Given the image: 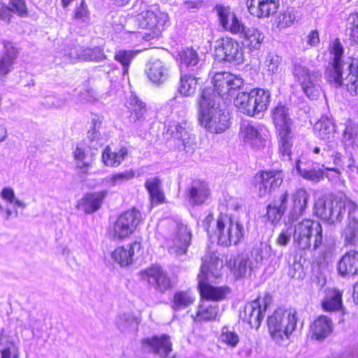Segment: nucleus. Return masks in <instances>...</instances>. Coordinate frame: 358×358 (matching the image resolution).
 Returning a JSON list of instances; mask_svg holds the SVG:
<instances>
[{"mask_svg": "<svg viewBox=\"0 0 358 358\" xmlns=\"http://www.w3.org/2000/svg\"><path fill=\"white\" fill-rule=\"evenodd\" d=\"M292 73L305 94L309 99H316L320 94V72L310 69L301 62H296L294 64Z\"/></svg>", "mask_w": 358, "mask_h": 358, "instance_id": "nucleus-9", "label": "nucleus"}, {"mask_svg": "<svg viewBox=\"0 0 358 358\" xmlns=\"http://www.w3.org/2000/svg\"><path fill=\"white\" fill-rule=\"evenodd\" d=\"M273 121L278 131L291 132L292 120L288 113V108L283 105H278L273 111Z\"/></svg>", "mask_w": 358, "mask_h": 358, "instance_id": "nucleus-29", "label": "nucleus"}, {"mask_svg": "<svg viewBox=\"0 0 358 358\" xmlns=\"http://www.w3.org/2000/svg\"><path fill=\"white\" fill-rule=\"evenodd\" d=\"M140 323V320L134 317L130 316H125V318L124 319V322L122 321V319L120 322H117L118 327L123 329H131L133 331H135L137 329L138 325Z\"/></svg>", "mask_w": 358, "mask_h": 358, "instance_id": "nucleus-61", "label": "nucleus"}, {"mask_svg": "<svg viewBox=\"0 0 358 358\" xmlns=\"http://www.w3.org/2000/svg\"><path fill=\"white\" fill-rule=\"evenodd\" d=\"M106 57L100 48H87L83 50L82 61H101Z\"/></svg>", "mask_w": 358, "mask_h": 358, "instance_id": "nucleus-55", "label": "nucleus"}, {"mask_svg": "<svg viewBox=\"0 0 358 358\" xmlns=\"http://www.w3.org/2000/svg\"><path fill=\"white\" fill-rule=\"evenodd\" d=\"M189 127L185 120L180 122L170 120L166 126V133L169 134L175 144L186 152H192L195 145V138L189 132Z\"/></svg>", "mask_w": 358, "mask_h": 358, "instance_id": "nucleus-11", "label": "nucleus"}, {"mask_svg": "<svg viewBox=\"0 0 358 358\" xmlns=\"http://www.w3.org/2000/svg\"><path fill=\"white\" fill-rule=\"evenodd\" d=\"M301 169V176L303 178L313 181L318 182L323 177V172L320 169H316L315 167H313L308 171H306L305 169L300 168Z\"/></svg>", "mask_w": 358, "mask_h": 358, "instance_id": "nucleus-58", "label": "nucleus"}, {"mask_svg": "<svg viewBox=\"0 0 358 358\" xmlns=\"http://www.w3.org/2000/svg\"><path fill=\"white\" fill-rule=\"evenodd\" d=\"M330 53L332 64L325 71L327 82L336 87L343 86L352 95L358 94V59H352L349 64L343 63V48L338 40L333 43Z\"/></svg>", "mask_w": 358, "mask_h": 358, "instance_id": "nucleus-1", "label": "nucleus"}, {"mask_svg": "<svg viewBox=\"0 0 358 358\" xmlns=\"http://www.w3.org/2000/svg\"><path fill=\"white\" fill-rule=\"evenodd\" d=\"M343 139L345 147H358V127L350 120L345 123Z\"/></svg>", "mask_w": 358, "mask_h": 358, "instance_id": "nucleus-43", "label": "nucleus"}, {"mask_svg": "<svg viewBox=\"0 0 358 358\" xmlns=\"http://www.w3.org/2000/svg\"><path fill=\"white\" fill-rule=\"evenodd\" d=\"M342 236L345 245H358V220L348 221Z\"/></svg>", "mask_w": 358, "mask_h": 358, "instance_id": "nucleus-45", "label": "nucleus"}, {"mask_svg": "<svg viewBox=\"0 0 358 358\" xmlns=\"http://www.w3.org/2000/svg\"><path fill=\"white\" fill-rule=\"evenodd\" d=\"M136 17L139 26L148 30L143 36L145 41L159 37L165 29L169 19L168 14L162 11L157 5L149 6L143 2L140 4Z\"/></svg>", "mask_w": 358, "mask_h": 358, "instance_id": "nucleus-5", "label": "nucleus"}, {"mask_svg": "<svg viewBox=\"0 0 358 358\" xmlns=\"http://www.w3.org/2000/svg\"><path fill=\"white\" fill-rule=\"evenodd\" d=\"M217 101L211 88L203 90L199 100V123L213 134L224 133L231 124L229 113L220 108Z\"/></svg>", "mask_w": 358, "mask_h": 358, "instance_id": "nucleus-2", "label": "nucleus"}, {"mask_svg": "<svg viewBox=\"0 0 358 358\" xmlns=\"http://www.w3.org/2000/svg\"><path fill=\"white\" fill-rule=\"evenodd\" d=\"M309 198V194L303 189H298L292 194V208L288 215L289 222H294L303 215Z\"/></svg>", "mask_w": 358, "mask_h": 358, "instance_id": "nucleus-24", "label": "nucleus"}, {"mask_svg": "<svg viewBox=\"0 0 358 358\" xmlns=\"http://www.w3.org/2000/svg\"><path fill=\"white\" fill-rule=\"evenodd\" d=\"M343 205L341 206V218L343 217L344 210L346 208L348 213V221L357 220L355 215L358 212V206L356 203L348 199L345 194H343Z\"/></svg>", "mask_w": 358, "mask_h": 358, "instance_id": "nucleus-56", "label": "nucleus"}, {"mask_svg": "<svg viewBox=\"0 0 358 358\" xmlns=\"http://www.w3.org/2000/svg\"><path fill=\"white\" fill-rule=\"evenodd\" d=\"M0 358H19L17 347L3 334H0Z\"/></svg>", "mask_w": 358, "mask_h": 358, "instance_id": "nucleus-42", "label": "nucleus"}, {"mask_svg": "<svg viewBox=\"0 0 358 358\" xmlns=\"http://www.w3.org/2000/svg\"><path fill=\"white\" fill-rule=\"evenodd\" d=\"M229 266L236 278L245 277L248 273L254 269L250 258L245 255H238L233 261L231 259Z\"/></svg>", "mask_w": 358, "mask_h": 358, "instance_id": "nucleus-31", "label": "nucleus"}, {"mask_svg": "<svg viewBox=\"0 0 358 358\" xmlns=\"http://www.w3.org/2000/svg\"><path fill=\"white\" fill-rule=\"evenodd\" d=\"M141 246L138 242H134L127 246L118 247L113 252V257L122 266H128L132 262V257L136 250H140Z\"/></svg>", "mask_w": 358, "mask_h": 358, "instance_id": "nucleus-30", "label": "nucleus"}, {"mask_svg": "<svg viewBox=\"0 0 358 358\" xmlns=\"http://www.w3.org/2000/svg\"><path fill=\"white\" fill-rule=\"evenodd\" d=\"M215 90L220 95L229 94L231 90L240 88L243 84V79L229 72L216 73L213 78Z\"/></svg>", "mask_w": 358, "mask_h": 358, "instance_id": "nucleus-16", "label": "nucleus"}, {"mask_svg": "<svg viewBox=\"0 0 358 358\" xmlns=\"http://www.w3.org/2000/svg\"><path fill=\"white\" fill-rule=\"evenodd\" d=\"M279 6L278 0H248L249 13L257 17H268L275 13Z\"/></svg>", "mask_w": 358, "mask_h": 358, "instance_id": "nucleus-21", "label": "nucleus"}, {"mask_svg": "<svg viewBox=\"0 0 358 358\" xmlns=\"http://www.w3.org/2000/svg\"><path fill=\"white\" fill-rule=\"evenodd\" d=\"M343 199L342 193L319 199L315 205V214L324 220L340 221Z\"/></svg>", "mask_w": 358, "mask_h": 358, "instance_id": "nucleus-10", "label": "nucleus"}, {"mask_svg": "<svg viewBox=\"0 0 358 358\" xmlns=\"http://www.w3.org/2000/svg\"><path fill=\"white\" fill-rule=\"evenodd\" d=\"M295 14L293 10H287L283 13H279L276 17L275 23L280 29L290 27L295 20Z\"/></svg>", "mask_w": 358, "mask_h": 358, "instance_id": "nucleus-52", "label": "nucleus"}, {"mask_svg": "<svg viewBox=\"0 0 358 358\" xmlns=\"http://www.w3.org/2000/svg\"><path fill=\"white\" fill-rule=\"evenodd\" d=\"M210 196V190L207 184L201 182H194L189 189V201L194 205L204 203Z\"/></svg>", "mask_w": 358, "mask_h": 358, "instance_id": "nucleus-28", "label": "nucleus"}, {"mask_svg": "<svg viewBox=\"0 0 358 358\" xmlns=\"http://www.w3.org/2000/svg\"><path fill=\"white\" fill-rule=\"evenodd\" d=\"M66 99L62 96H48L45 98L43 104L48 108H59L66 103Z\"/></svg>", "mask_w": 358, "mask_h": 358, "instance_id": "nucleus-60", "label": "nucleus"}, {"mask_svg": "<svg viewBox=\"0 0 358 358\" xmlns=\"http://www.w3.org/2000/svg\"><path fill=\"white\" fill-rule=\"evenodd\" d=\"M150 284L164 292L171 287L170 279L160 267H152L144 271Z\"/></svg>", "mask_w": 358, "mask_h": 358, "instance_id": "nucleus-27", "label": "nucleus"}, {"mask_svg": "<svg viewBox=\"0 0 358 358\" xmlns=\"http://www.w3.org/2000/svg\"><path fill=\"white\" fill-rule=\"evenodd\" d=\"M219 307L203 302L198 306L194 320L197 322H208L215 320L218 317Z\"/></svg>", "mask_w": 358, "mask_h": 358, "instance_id": "nucleus-38", "label": "nucleus"}, {"mask_svg": "<svg viewBox=\"0 0 358 358\" xmlns=\"http://www.w3.org/2000/svg\"><path fill=\"white\" fill-rule=\"evenodd\" d=\"M83 50L81 47L71 44L66 45L62 48L60 54L63 56L64 62H75L76 61L82 60Z\"/></svg>", "mask_w": 358, "mask_h": 358, "instance_id": "nucleus-48", "label": "nucleus"}, {"mask_svg": "<svg viewBox=\"0 0 358 358\" xmlns=\"http://www.w3.org/2000/svg\"><path fill=\"white\" fill-rule=\"evenodd\" d=\"M215 56L221 60L239 64L243 62V50L236 40L222 38L217 41Z\"/></svg>", "mask_w": 358, "mask_h": 358, "instance_id": "nucleus-13", "label": "nucleus"}, {"mask_svg": "<svg viewBox=\"0 0 358 358\" xmlns=\"http://www.w3.org/2000/svg\"><path fill=\"white\" fill-rule=\"evenodd\" d=\"M288 197V192H285L282 194H280L277 199L274 200L273 203L277 207H279L280 209L285 212L287 206Z\"/></svg>", "mask_w": 358, "mask_h": 358, "instance_id": "nucleus-63", "label": "nucleus"}, {"mask_svg": "<svg viewBox=\"0 0 358 358\" xmlns=\"http://www.w3.org/2000/svg\"><path fill=\"white\" fill-rule=\"evenodd\" d=\"M5 54L0 59V76H5L12 69L17 51L9 42H4Z\"/></svg>", "mask_w": 358, "mask_h": 358, "instance_id": "nucleus-35", "label": "nucleus"}, {"mask_svg": "<svg viewBox=\"0 0 358 358\" xmlns=\"http://www.w3.org/2000/svg\"><path fill=\"white\" fill-rule=\"evenodd\" d=\"M127 155V148L121 147L118 150L113 152V166H118Z\"/></svg>", "mask_w": 358, "mask_h": 358, "instance_id": "nucleus-62", "label": "nucleus"}, {"mask_svg": "<svg viewBox=\"0 0 358 358\" xmlns=\"http://www.w3.org/2000/svg\"><path fill=\"white\" fill-rule=\"evenodd\" d=\"M199 78L189 74H181L178 90L185 96H190L196 92Z\"/></svg>", "mask_w": 358, "mask_h": 358, "instance_id": "nucleus-39", "label": "nucleus"}, {"mask_svg": "<svg viewBox=\"0 0 358 358\" xmlns=\"http://www.w3.org/2000/svg\"><path fill=\"white\" fill-rule=\"evenodd\" d=\"M322 306L326 311L339 310L342 306V293L336 289H327Z\"/></svg>", "mask_w": 358, "mask_h": 358, "instance_id": "nucleus-33", "label": "nucleus"}, {"mask_svg": "<svg viewBox=\"0 0 358 358\" xmlns=\"http://www.w3.org/2000/svg\"><path fill=\"white\" fill-rule=\"evenodd\" d=\"M284 213V211L273 203H271L267 206L266 216L268 220L272 223L278 222L281 219Z\"/></svg>", "mask_w": 358, "mask_h": 358, "instance_id": "nucleus-59", "label": "nucleus"}, {"mask_svg": "<svg viewBox=\"0 0 358 358\" xmlns=\"http://www.w3.org/2000/svg\"><path fill=\"white\" fill-rule=\"evenodd\" d=\"M268 296L261 299L260 298L248 303L243 313L241 315L243 320H245L252 328L258 329L261 322L264 317V313L267 307L266 300H269Z\"/></svg>", "mask_w": 358, "mask_h": 358, "instance_id": "nucleus-14", "label": "nucleus"}, {"mask_svg": "<svg viewBox=\"0 0 358 358\" xmlns=\"http://www.w3.org/2000/svg\"><path fill=\"white\" fill-rule=\"evenodd\" d=\"M296 323V312L293 309L278 308L267 320L270 335L279 344L289 339L295 330Z\"/></svg>", "mask_w": 358, "mask_h": 358, "instance_id": "nucleus-6", "label": "nucleus"}, {"mask_svg": "<svg viewBox=\"0 0 358 358\" xmlns=\"http://www.w3.org/2000/svg\"><path fill=\"white\" fill-rule=\"evenodd\" d=\"M312 238H314L313 245L316 249L322 243V228L319 222L304 219L294 225L293 241L300 249L309 248Z\"/></svg>", "mask_w": 358, "mask_h": 358, "instance_id": "nucleus-7", "label": "nucleus"}, {"mask_svg": "<svg viewBox=\"0 0 358 358\" xmlns=\"http://www.w3.org/2000/svg\"><path fill=\"white\" fill-rule=\"evenodd\" d=\"M145 72L150 81L159 85L168 79L169 69L162 60L156 59L147 64Z\"/></svg>", "mask_w": 358, "mask_h": 358, "instance_id": "nucleus-25", "label": "nucleus"}, {"mask_svg": "<svg viewBox=\"0 0 358 358\" xmlns=\"http://www.w3.org/2000/svg\"><path fill=\"white\" fill-rule=\"evenodd\" d=\"M166 239L169 252L176 257L185 255L191 243L192 234L187 226L176 220H169Z\"/></svg>", "mask_w": 358, "mask_h": 358, "instance_id": "nucleus-8", "label": "nucleus"}, {"mask_svg": "<svg viewBox=\"0 0 358 358\" xmlns=\"http://www.w3.org/2000/svg\"><path fill=\"white\" fill-rule=\"evenodd\" d=\"M234 104L239 112L245 115L251 117L257 115L251 98L247 92H239L234 101Z\"/></svg>", "mask_w": 358, "mask_h": 358, "instance_id": "nucleus-37", "label": "nucleus"}, {"mask_svg": "<svg viewBox=\"0 0 358 358\" xmlns=\"http://www.w3.org/2000/svg\"><path fill=\"white\" fill-rule=\"evenodd\" d=\"M267 250H270V248H267L266 246L263 247L262 245L254 248L252 250L250 262L254 268H258L262 264L264 257L263 252L264 250L266 251Z\"/></svg>", "mask_w": 358, "mask_h": 358, "instance_id": "nucleus-57", "label": "nucleus"}, {"mask_svg": "<svg viewBox=\"0 0 358 358\" xmlns=\"http://www.w3.org/2000/svg\"><path fill=\"white\" fill-rule=\"evenodd\" d=\"M106 195V191L87 193L78 201L76 208L92 214L100 209Z\"/></svg>", "mask_w": 358, "mask_h": 358, "instance_id": "nucleus-22", "label": "nucleus"}, {"mask_svg": "<svg viewBox=\"0 0 358 358\" xmlns=\"http://www.w3.org/2000/svg\"><path fill=\"white\" fill-rule=\"evenodd\" d=\"M347 30L349 31L350 40L358 43V13H350L347 20Z\"/></svg>", "mask_w": 358, "mask_h": 358, "instance_id": "nucleus-51", "label": "nucleus"}, {"mask_svg": "<svg viewBox=\"0 0 358 358\" xmlns=\"http://www.w3.org/2000/svg\"><path fill=\"white\" fill-rule=\"evenodd\" d=\"M315 134L322 140L334 138L336 137V129L332 121L323 117L319 120L314 125Z\"/></svg>", "mask_w": 358, "mask_h": 358, "instance_id": "nucleus-36", "label": "nucleus"}, {"mask_svg": "<svg viewBox=\"0 0 358 358\" xmlns=\"http://www.w3.org/2000/svg\"><path fill=\"white\" fill-rule=\"evenodd\" d=\"M222 262L215 252H209L202 258L201 272L198 275L199 287L203 299L220 301L225 298L229 290L225 287H216L209 284L220 276Z\"/></svg>", "mask_w": 358, "mask_h": 358, "instance_id": "nucleus-3", "label": "nucleus"}, {"mask_svg": "<svg viewBox=\"0 0 358 358\" xmlns=\"http://www.w3.org/2000/svg\"><path fill=\"white\" fill-rule=\"evenodd\" d=\"M28 13L25 0H0V20L7 24L11 22L13 14L25 17Z\"/></svg>", "mask_w": 358, "mask_h": 358, "instance_id": "nucleus-19", "label": "nucleus"}, {"mask_svg": "<svg viewBox=\"0 0 358 358\" xmlns=\"http://www.w3.org/2000/svg\"><path fill=\"white\" fill-rule=\"evenodd\" d=\"M180 68L195 66L199 62V57L196 50L186 48L179 53Z\"/></svg>", "mask_w": 358, "mask_h": 358, "instance_id": "nucleus-47", "label": "nucleus"}, {"mask_svg": "<svg viewBox=\"0 0 358 358\" xmlns=\"http://www.w3.org/2000/svg\"><path fill=\"white\" fill-rule=\"evenodd\" d=\"M264 66L268 75L280 73L282 70V59L274 52H269L266 57Z\"/></svg>", "mask_w": 358, "mask_h": 358, "instance_id": "nucleus-46", "label": "nucleus"}, {"mask_svg": "<svg viewBox=\"0 0 358 358\" xmlns=\"http://www.w3.org/2000/svg\"><path fill=\"white\" fill-rule=\"evenodd\" d=\"M333 331V323L331 319L324 315L318 317L311 324L310 335L313 339L323 341Z\"/></svg>", "mask_w": 358, "mask_h": 358, "instance_id": "nucleus-26", "label": "nucleus"}, {"mask_svg": "<svg viewBox=\"0 0 358 358\" xmlns=\"http://www.w3.org/2000/svg\"><path fill=\"white\" fill-rule=\"evenodd\" d=\"M126 106L130 113L129 119L131 122L141 120L146 112L145 104L134 94L128 98Z\"/></svg>", "mask_w": 358, "mask_h": 358, "instance_id": "nucleus-34", "label": "nucleus"}, {"mask_svg": "<svg viewBox=\"0 0 358 358\" xmlns=\"http://www.w3.org/2000/svg\"><path fill=\"white\" fill-rule=\"evenodd\" d=\"M255 108L257 114L265 111L270 103V93L262 88H255L248 92Z\"/></svg>", "mask_w": 358, "mask_h": 358, "instance_id": "nucleus-32", "label": "nucleus"}, {"mask_svg": "<svg viewBox=\"0 0 358 358\" xmlns=\"http://www.w3.org/2000/svg\"><path fill=\"white\" fill-rule=\"evenodd\" d=\"M145 187L148 191L152 204L162 203L164 200V195L161 189V181L157 178L148 179Z\"/></svg>", "mask_w": 358, "mask_h": 358, "instance_id": "nucleus-40", "label": "nucleus"}, {"mask_svg": "<svg viewBox=\"0 0 358 358\" xmlns=\"http://www.w3.org/2000/svg\"><path fill=\"white\" fill-rule=\"evenodd\" d=\"M283 176L279 171H262L255 176V187L260 196H265L272 189L278 187L282 182Z\"/></svg>", "mask_w": 358, "mask_h": 358, "instance_id": "nucleus-15", "label": "nucleus"}, {"mask_svg": "<svg viewBox=\"0 0 358 358\" xmlns=\"http://www.w3.org/2000/svg\"><path fill=\"white\" fill-rule=\"evenodd\" d=\"M337 270L341 276L358 275V251L345 252L338 262Z\"/></svg>", "mask_w": 358, "mask_h": 358, "instance_id": "nucleus-23", "label": "nucleus"}, {"mask_svg": "<svg viewBox=\"0 0 358 358\" xmlns=\"http://www.w3.org/2000/svg\"><path fill=\"white\" fill-rule=\"evenodd\" d=\"M1 197L9 203H13L15 199V194L12 187H4L0 193Z\"/></svg>", "mask_w": 358, "mask_h": 358, "instance_id": "nucleus-64", "label": "nucleus"}, {"mask_svg": "<svg viewBox=\"0 0 358 358\" xmlns=\"http://www.w3.org/2000/svg\"><path fill=\"white\" fill-rule=\"evenodd\" d=\"M194 301V298L189 292H179L173 296L172 307L175 310H179L187 308Z\"/></svg>", "mask_w": 358, "mask_h": 358, "instance_id": "nucleus-49", "label": "nucleus"}, {"mask_svg": "<svg viewBox=\"0 0 358 358\" xmlns=\"http://www.w3.org/2000/svg\"><path fill=\"white\" fill-rule=\"evenodd\" d=\"M280 137V152L283 156L289 157L291 154V137L290 132L281 131L278 133Z\"/></svg>", "mask_w": 358, "mask_h": 358, "instance_id": "nucleus-54", "label": "nucleus"}, {"mask_svg": "<svg viewBox=\"0 0 358 358\" xmlns=\"http://www.w3.org/2000/svg\"><path fill=\"white\" fill-rule=\"evenodd\" d=\"M136 55V52L129 50H120L116 52L115 59L122 66V69L120 72V75L124 76L128 73L131 62Z\"/></svg>", "mask_w": 358, "mask_h": 358, "instance_id": "nucleus-44", "label": "nucleus"}, {"mask_svg": "<svg viewBox=\"0 0 358 358\" xmlns=\"http://www.w3.org/2000/svg\"><path fill=\"white\" fill-rule=\"evenodd\" d=\"M324 141H325L326 143L323 145L322 148L315 146L313 149V152L315 154H320L321 152L323 159L325 162H327V157H330V155L336 151L338 143L336 137L331 139H324Z\"/></svg>", "mask_w": 358, "mask_h": 358, "instance_id": "nucleus-50", "label": "nucleus"}, {"mask_svg": "<svg viewBox=\"0 0 358 358\" xmlns=\"http://www.w3.org/2000/svg\"><path fill=\"white\" fill-rule=\"evenodd\" d=\"M141 344L143 349L145 351L152 352L164 358H174L170 357L172 352V343L167 335L144 338Z\"/></svg>", "mask_w": 358, "mask_h": 358, "instance_id": "nucleus-17", "label": "nucleus"}, {"mask_svg": "<svg viewBox=\"0 0 358 358\" xmlns=\"http://www.w3.org/2000/svg\"><path fill=\"white\" fill-rule=\"evenodd\" d=\"M141 212L135 208L122 213L115 222V237L124 239L131 235L142 222Z\"/></svg>", "mask_w": 358, "mask_h": 358, "instance_id": "nucleus-12", "label": "nucleus"}, {"mask_svg": "<svg viewBox=\"0 0 358 358\" xmlns=\"http://www.w3.org/2000/svg\"><path fill=\"white\" fill-rule=\"evenodd\" d=\"M245 36L244 43L250 50L259 49L264 38V35L255 28H250L243 31Z\"/></svg>", "mask_w": 358, "mask_h": 358, "instance_id": "nucleus-41", "label": "nucleus"}, {"mask_svg": "<svg viewBox=\"0 0 358 358\" xmlns=\"http://www.w3.org/2000/svg\"><path fill=\"white\" fill-rule=\"evenodd\" d=\"M203 225L208 236L212 238L215 235L217 243L223 246L236 245L244 236L242 224L225 214L220 215L215 221L209 214L203 220Z\"/></svg>", "mask_w": 358, "mask_h": 358, "instance_id": "nucleus-4", "label": "nucleus"}, {"mask_svg": "<svg viewBox=\"0 0 358 358\" xmlns=\"http://www.w3.org/2000/svg\"><path fill=\"white\" fill-rule=\"evenodd\" d=\"M220 339L222 343L231 348H235L239 343L238 335L227 327L222 329Z\"/></svg>", "mask_w": 358, "mask_h": 358, "instance_id": "nucleus-53", "label": "nucleus"}, {"mask_svg": "<svg viewBox=\"0 0 358 358\" xmlns=\"http://www.w3.org/2000/svg\"><path fill=\"white\" fill-rule=\"evenodd\" d=\"M215 10L219 17L222 27L227 31L234 34H243L245 31V26L240 21L235 13L229 6L218 5Z\"/></svg>", "mask_w": 358, "mask_h": 358, "instance_id": "nucleus-18", "label": "nucleus"}, {"mask_svg": "<svg viewBox=\"0 0 358 358\" xmlns=\"http://www.w3.org/2000/svg\"><path fill=\"white\" fill-rule=\"evenodd\" d=\"M239 136L242 141L255 150L265 146L266 141L262 136L257 126L247 122L241 124Z\"/></svg>", "mask_w": 358, "mask_h": 358, "instance_id": "nucleus-20", "label": "nucleus"}]
</instances>
